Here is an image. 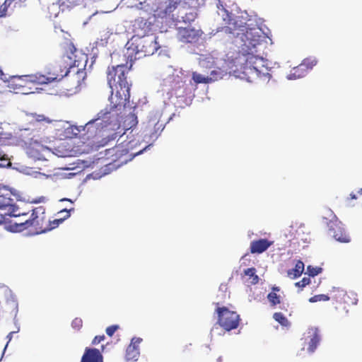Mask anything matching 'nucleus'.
<instances>
[{"label": "nucleus", "instance_id": "nucleus-1", "mask_svg": "<svg viewBox=\"0 0 362 362\" xmlns=\"http://www.w3.org/2000/svg\"><path fill=\"white\" fill-rule=\"evenodd\" d=\"M132 64L128 67L125 64H119L108 67L107 80L112 94L110 97V105L100 111V115H109L117 123L124 115L126 105L129 102L131 83L127 81V75Z\"/></svg>", "mask_w": 362, "mask_h": 362}, {"label": "nucleus", "instance_id": "nucleus-2", "mask_svg": "<svg viewBox=\"0 0 362 362\" xmlns=\"http://www.w3.org/2000/svg\"><path fill=\"white\" fill-rule=\"evenodd\" d=\"M58 66L60 73L54 74V76H46L42 74H30L23 76H12L8 81V88L10 91L16 93H28V86L33 84H47L56 81L62 80L70 72V69L74 66V62L69 56H64L59 62Z\"/></svg>", "mask_w": 362, "mask_h": 362}, {"label": "nucleus", "instance_id": "nucleus-3", "mask_svg": "<svg viewBox=\"0 0 362 362\" xmlns=\"http://www.w3.org/2000/svg\"><path fill=\"white\" fill-rule=\"evenodd\" d=\"M47 218L45 209L38 206L32 210L29 218L22 222H11L10 230L13 232H21L30 229L36 234L46 233Z\"/></svg>", "mask_w": 362, "mask_h": 362}, {"label": "nucleus", "instance_id": "nucleus-4", "mask_svg": "<svg viewBox=\"0 0 362 362\" xmlns=\"http://www.w3.org/2000/svg\"><path fill=\"white\" fill-rule=\"evenodd\" d=\"M137 142L135 141H124L107 150L106 156L110 162L107 165L112 164L114 167H119L131 160L134 156L141 154L146 148L134 151V146Z\"/></svg>", "mask_w": 362, "mask_h": 362}, {"label": "nucleus", "instance_id": "nucleus-5", "mask_svg": "<svg viewBox=\"0 0 362 362\" xmlns=\"http://www.w3.org/2000/svg\"><path fill=\"white\" fill-rule=\"evenodd\" d=\"M264 64L265 61L262 57L248 53L243 71L245 75H252L248 76V81H251L252 79L255 78L262 80H270L272 75Z\"/></svg>", "mask_w": 362, "mask_h": 362}, {"label": "nucleus", "instance_id": "nucleus-6", "mask_svg": "<svg viewBox=\"0 0 362 362\" xmlns=\"http://www.w3.org/2000/svg\"><path fill=\"white\" fill-rule=\"evenodd\" d=\"M100 116L101 115H100L99 112L95 118L88 121L85 125L69 126L67 128L64 129V136L66 138L69 139L77 137L81 132H84L86 131V129H87V132H88L90 131V128L92 127L93 125H95L97 129H103L112 124H113L114 126L119 124V123H117L109 115H103V117Z\"/></svg>", "mask_w": 362, "mask_h": 362}, {"label": "nucleus", "instance_id": "nucleus-7", "mask_svg": "<svg viewBox=\"0 0 362 362\" xmlns=\"http://www.w3.org/2000/svg\"><path fill=\"white\" fill-rule=\"evenodd\" d=\"M217 315V324L225 331L230 332L238 327L240 322V315L228 308L221 305L220 302L214 303Z\"/></svg>", "mask_w": 362, "mask_h": 362}, {"label": "nucleus", "instance_id": "nucleus-8", "mask_svg": "<svg viewBox=\"0 0 362 362\" xmlns=\"http://www.w3.org/2000/svg\"><path fill=\"white\" fill-rule=\"evenodd\" d=\"M161 115L158 112H153L149 115L147 120L144 122L142 127V134L144 138L148 139V141H156L165 128V124L160 120Z\"/></svg>", "mask_w": 362, "mask_h": 362}, {"label": "nucleus", "instance_id": "nucleus-9", "mask_svg": "<svg viewBox=\"0 0 362 362\" xmlns=\"http://www.w3.org/2000/svg\"><path fill=\"white\" fill-rule=\"evenodd\" d=\"M182 0H167L161 2L154 10V16L157 18L165 19V21H174L173 12Z\"/></svg>", "mask_w": 362, "mask_h": 362}, {"label": "nucleus", "instance_id": "nucleus-10", "mask_svg": "<svg viewBox=\"0 0 362 362\" xmlns=\"http://www.w3.org/2000/svg\"><path fill=\"white\" fill-rule=\"evenodd\" d=\"M160 47L157 37L152 35L140 37L136 46L137 53H141L144 56L153 55Z\"/></svg>", "mask_w": 362, "mask_h": 362}, {"label": "nucleus", "instance_id": "nucleus-11", "mask_svg": "<svg viewBox=\"0 0 362 362\" xmlns=\"http://www.w3.org/2000/svg\"><path fill=\"white\" fill-rule=\"evenodd\" d=\"M170 94L171 96L175 95L176 98L184 97L190 93L189 84L179 76H173L170 81Z\"/></svg>", "mask_w": 362, "mask_h": 362}, {"label": "nucleus", "instance_id": "nucleus-12", "mask_svg": "<svg viewBox=\"0 0 362 362\" xmlns=\"http://www.w3.org/2000/svg\"><path fill=\"white\" fill-rule=\"evenodd\" d=\"M47 150V147L42 144L40 141L33 140V139H31L26 146V153L29 156L35 159H41L44 156V152Z\"/></svg>", "mask_w": 362, "mask_h": 362}, {"label": "nucleus", "instance_id": "nucleus-13", "mask_svg": "<svg viewBox=\"0 0 362 362\" xmlns=\"http://www.w3.org/2000/svg\"><path fill=\"white\" fill-rule=\"evenodd\" d=\"M27 0H5L0 8V16L10 15L15 11L26 6Z\"/></svg>", "mask_w": 362, "mask_h": 362}, {"label": "nucleus", "instance_id": "nucleus-14", "mask_svg": "<svg viewBox=\"0 0 362 362\" xmlns=\"http://www.w3.org/2000/svg\"><path fill=\"white\" fill-rule=\"evenodd\" d=\"M329 230L332 232L333 237L339 242L349 243L351 239L344 229L337 222L331 223Z\"/></svg>", "mask_w": 362, "mask_h": 362}, {"label": "nucleus", "instance_id": "nucleus-15", "mask_svg": "<svg viewBox=\"0 0 362 362\" xmlns=\"http://www.w3.org/2000/svg\"><path fill=\"white\" fill-rule=\"evenodd\" d=\"M81 362H103V356L98 349L86 347Z\"/></svg>", "mask_w": 362, "mask_h": 362}, {"label": "nucleus", "instance_id": "nucleus-16", "mask_svg": "<svg viewBox=\"0 0 362 362\" xmlns=\"http://www.w3.org/2000/svg\"><path fill=\"white\" fill-rule=\"evenodd\" d=\"M272 245V242L269 241L267 239L253 240L250 243V252L252 254H260L266 251Z\"/></svg>", "mask_w": 362, "mask_h": 362}, {"label": "nucleus", "instance_id": "nucleus-17", "mask_svg": "<svg viewBox=\"0 0 362 362\" xmlns=\"http://www.w3.org/2000/svg\"><path fill=\"white\" fill-rule=\"evenodd\" d=\"M226 6L227 5L224 2V0H218V3L217 4V12L218 16L222 18L223 24L227 28L228 25L230 24V21H232L233 16L226 9Z\"/></svg>", "mask_w": 362, "mask_h": 362}, {"label": "nucleus", "instance_id": "nucleus-18", "mask_svg": "<svg viewBox=\"0 0 362 362\" xmlns=\"http://www.w3.org/2000/svg\"><path fill=\"white\" fill-rule=\"evenodd\" d=\"M246 29L247 23L241 16H233L232 21H230V24L226 28L230 33H233L238 30L244 32Z\"/></svg>", "mask_w": 362, "mask_h": 362}, {"label": "nucleus", "instance_id": "nucleus-19", "mask_svg": "<svg viewBox=\"0 0 362 362\" xmlns=\"http://www.w3.org/2000/svg\"><path fill=\"white\" fill-rule=\"evenodd\" d=\"M74 209L71 208L69 209H62L61 210L59 214H65V216H64L62 218L54 219L53 221L47 220V227L46 232L49 231L59 226V224H61L65 219H67L71 216V211H74Z\"/></svg>", "mask_w": 362, "mask_h": 362}, {"label": "nucleus", "instance_id": "nucleus-20", "mask_svg": "<svg viewBox=\"0 0 362 362\" xmlns=\"http://www.w3.org/2000/svg\"><path fill=\"white\" fill-rule=\"evenodd\" d=\"M310 339L309 346L308 348L309 352H314L320 341V336L317 328H311L308 331Z\"/></svg>", "mask_w": 362, "mask_h": 362}, {"label": "nucleus", "instance_id": "nucleus-21", "mask_svg": "<svg viewBox=\"0 0 362 362\" xmlns=\"http://www.w3.org/2000/svg\"><path fill=\"white\" fill-rule=\"evenodd\" d=\"M304 271V263L301 260H298L293 269H289L287 272V275L291 279H296L299 277Z\"/></svg>", "mask_w": 362, "mask_h": 362}, {"label": "nucleus", "instance_id": "nucleus-22", "mask_svg": "<svg viewBox=\"0 0 362 362\" xmlns=\"http://www.w3.org/2000/svg\"><path fill=\"white\" fill-rule=\"evenodd\" d=\"M139 356V348L134 346H128L126 350L127 361H137Z\"/></svg>", "mask_w": 362, "mask_h": 362}, {"label": "nucleus", "instance_id": "nucleus-23", "mask_svg": "<svg viewBox=\"0 0 362 362\" xmlns=\"http://www.w3.org/2000/svg\"><path fill=\"white\" fill-rule=\"evenodd\" d=\"M346 291L344 289L334 287L332 290V298L338 303H344V300L346 298Z\"/></svg>", "mask_w": 362, "mask_h": 362}, {"label": "nucleus", "instance_id": "nucleus-24", "mask_svg": "<svg viewBox=\"0 0 362 362\" xmlns=\"http://www.w3.org/2000/svg\"><path fill=\"white\" fill-rule=\"evenodd\" d=\"M86 0H58V4L60 6L72 8L76 6L82 4Z\"/></svg>", "mask_w": 362, "mask_h": 362}, {"label": "nucleus", "instance_id": "nucleus-25", "mask_svg": "<svg viewBox=\"0 0 362 362\" xmlns=\"http://www.w3.org/2000/svg\"><path fill=\"white\" fill-rule=\"evenodd\" d=\"M317 63L316 59L313 57H308L303 60L300 64V69H305V71L312 69Z\"/></svg>", "mask_w": 362, "mask_h": 362}, {"label": "nucleus", "instance_id": "nucleus-26", "mask_svg": "<svg viewBox=\"0 0 362 362\" xmlns=\"http://www.w3.org/2000/svg\"><path fill=\"white\" fill-rule=\"evenodd\" d=\"M244 274L249 277L252 284H256L259 281V277L256 274V269L254 267L248 268L244 271Z\"/></svg>", "mask_w": 362, "mask_h": 362}, {"label": "nucleus", "instance_id": "nucleus-27", "mask_svg": "<svg viewBox=\"0 0 362 362\" xmlns=\"http://www.w3.org/2000/svg\"><path fill=\"white\" fill-rule=\"evenodd\" d=\"M307 72L305 69H300V64L296 67H294L292 70V72L290 74L288 78L289 79H296L305 76Z\"/></svg>", "mask_w": 362, "mask_h": 362}, {"label": "nucleus", "instance_id": "nucleus-28", "mask_svg": "<svg viewBox=\"0 0 362 362\" xmlns=\"http://www.w3.org/2000/svg\"><path fill=\"white\" fill-rule=\"evenodd\" d=\"M192 79L195 83H209L211 81V78L209 76H204L197 72L192 73Z\"/></svg>", "mask_w": 362, "mask_h": 362}, {"label": "nucleus", "instance_id": "nucleus-29", "mask_svg": "<svg viewBox=\"0 0 362 362\" xmlns=\"http://www.w3.org/2000/svg\"><path fill=\"white\" fill-rule=\"evenodd\" d=\"M273 318L284 327L290 326L289 321L281 313H274Z\"/></svg>", "mask_w": 362, "mask_h": 362}, {"label": "nucleus", "instance_id": "nucleus-30", "mask_svg": "<svg viewBox=\"0 0 362 362\" xmlns=\"http://www.w3.org/2000/svg\"><path fill=\"white\" fill-rule=\"evenodd\" d=\"M358 302L357 295L354 292L350 291L346 293V298L344 300V304L356 305Z\"/></svg>", "mask_w": 362, "mask_h": 362}, {"label": "nucleus", "instance_id": "nucleus-31", "mask_svg": "<svg viewBox=\"0 0 362 362\" xmlns=\"http://www.w3.org/2000/svg\"><path fill=\"white\" fill-rule=\"evenodd\" d=\"M267 299L272 306H276L281 303V296L275 292H270L267 295Z\"/></svg>", "mask_w": 362, "mask_h": 362}, {"label": "nucleus", "instance_id": "nucleus-32", "mask_svg": "<svg viewBox=\"0 0 362 362\" xmlns=\"http://www.w3.org/2000/svg\"><path fill=\"white\" fill-rule=\"evenodd\" d=\"M330 299V297L325 294L315 295L309 299L310 303H316L318 301H327Z\"/></svg>", "mask_w": 362, "mask_h": 362}, {"label": "nucleus", "instance_id": "nucleus-33", "mask_svg": "<svg viewBox=\"0 0 362 362\" xmlns=\"http://www.w3.org/2000/svg\"><path fill=\"white\" fill-rule=\"evenodd\" d=\"M307 270H308L309 276H317V274H320L322 271V269L321 267H314L309 265L307 267Z\"/></svg>", "mask_w": 362, "mask_h": 362}, {"label": "nucleus", "instance_id": "nucleus-34", "mask_svg": "<svg viewBox=\"0 0 362 362\" xmlns=\"http://www.w3.org/2000/svg\"><path fill=\"white\" fill-rule=\"evenodd\" d=\"M310 279L309 277H303L300 281L296 282L295 286L303 289L305 286L310 284Z\"/></svg>", "mask_w": 362, "mask_h": 362}, {"label": "nucleus", "instance_id": "nucleus-35", "mask_svg": "<svg viewBox=\"0 0 362 362\" xmlns=\"http://www.w3.org/2000/svg\"><path fill=\"white\" fill-rule=\"evenodd\" d=\"M11 163L7 156L0 152V167L8 166Z\"/></svg>", "mask_w": 362, "mask_h": 362}, {"label": "nucleus", "instance_id": "nucleus-36", "mask_svg": "<svg viewBox=\"0 0 362 362\" xmlns=\"http://www.w3.org/2000/svg\"><path fill=\"white\" fill-rule=\"evenodd\" d=\"M83 326V321L79 317H76L71 322V327L76 329L79 330Z\"/></svg>", "mask_w": 362, "mask_h": 362}, {"label": "nucleus", "instance_id": "nucleus-37", "mask_svg": "<svg viewBox=\"0 0 362 362\" xmlns=\"http://www.w3.org/2000/svg\"><path fill=\"white\" fill-rule=\"evenodd\" d=\"M28 214V213L20 211L18 209H13L12 211L11 212V216H13L14 218L21 217V216H26Z\"/></svg>", "mask_w": 362, "mask_h": 362}, {"label": "nucleus", "instance_id": "nucleus-38", "mask_svg": "<svg viewBox=\"0 0 362 362\" xmlns=\"http://www.w3.org/2000/svg\"><path fill=\"white\" fill-rule=\"evenodd\" d=\"M118 329L119 326L116 325L109 326L106 328V334L112 337Z\"/></svg>", "mask_w": 362, "mask_h": 362}, {"label": "nucleus", "instance_id": "nucleus-39", "mask_svg": "<svg viewBox=\"0 0 362 362\" xmlns=\"http://www.w3.org/2000/svg\"><path fill=\"white\" fill-rule=\"evenodd\" d=\"M127 118L129 119H130V124H129V128H132V127L135 126L137 124V117L134 114L130 113L127 116Z\"/></svg>", "mask_w": 362, "mask_h": 362}, {"label": "nucleus", "instance_id": "nucleus-40", "mask_svg": "<svg viewBox=\"0 0 362 362\" xmlns=\"http://www.w3.org/2000/svg\"><path fill=\"white\" fill-rule=\"evenodd\" d=\"M104 339H105V336L104 335L95 336L94 337V339H93V341H92V344H93V345L98 344L99 343H100Z\"/></svg>", "mask_w": 362, "mask_h": 362}, {"label": "nucleus", "instance_id": "nucleus-41", "mask_svg": "<svg viewBox=\"0 0 362 362\" xmlns=\"http://www.w3.org/2000/svg\"><path fill=\"white\" fill-rule=\"evenodd\" d=\"M141 341H142V339H141L139 337H134L132 339L131 343L129 346H134L139 347V345L141 342Z\"/></svg>", "mask_w": 362, "mask_h": 362}, {"label": "nucleus", "instance_id": "nucleus-42", "mask_svg": "<svg viewBox=\"0 0 362 362\" xmlns=\"http://www.w3.org/2000/svg\"><path fill=\"white\" fill-rule=\"evenodd\" d=\"M194 19V16L193 13H190L189 14H186L185 17H182V20L184 22L193 21Z\"/></svg>", "mask_w": 362, "mask_h": 362}, {"label": "nucleus", "instance_id": "nucleus-43", "mask_svg": "<svg viewBox=\"0 0 362 362\" xmlns=\"http://www.w3.org/2000/svg\"><path fill=\"white\" fill-rule=\"evenodd\" d=\"M18 332V331H16V332ZM14 333H16V332H14V331H13V332H9V333H8V334L7 335L6 338L8 339V342H7V344H6V346H5L4 349V351L6 350V347H7V346H8V343H9V342H10V341L11 340V339H12V337H13V334Z\"/></svg>", "mask_w": 362, "mask_h": 362}, {"label": "nucleus", "instance_id": "nucleus-44", "mask_svg": "<svg viewBox=\"0 0 362 362\" xmlns=\"http://www.w3.org/2000/svg\"><path fill=\"white\" fill-rule=\"evenodd\" d=\"M74 78H76V83L74 84V88H77L79 86V80L78 78L77 74L73 76Z\"/></svg>", "mask_w": 362, "mask_h": 362}, {"label": "nucleus", "instance_id": "nucleus-45", "mask_svg": "<svg viewBox=\"0 0 362 362\" xmlns=\"http://www.w3.org/2000/svg\"><path fill=\"white\" fill-rule=\"evenodd\" d=\"M37 121H46L48 123L50 122V120L49 119H46L44 116H39Z\"/></svg>", "mask_w": 362, "mask_h": 362}, {"label": "nucleus", "instance_id": "nucleus-46", "mask_svg": "<svg viewBox=\"0 0 362 362\" xmlns=\"http://www.w3.org/2000/svg\"><path fill=\"white\" fill-rule=\"evenodd\" d=\"M280 291V288L279 287H277V286H273L272 287V292H276V291Z\"/></svg>", "mask_w": 362, "mask_h": 362}, {"label": "nucleus", "instance_id": "nucleus-47", "mask_svg": "<svg viewBox=\"0 0 362 362\" xmlns=\"http://www.w3.org/2000/svg\"><path fill=\"white\" fill-rule=\"evenodd\" d=\"M25 221V219L18 220V221H14V220L10 221H9L8 228H10L11 222H22V221Z\"/></svg>", "mask_w": 362, "mask_h": 362}, {"label": "nucleus", "instance_id": "nucleus-48", "mask_svg": "<svg viewBox=\"0 0 362 362\" xmlns=\"http://www.w3.org/2000/svg\"><path fill=\"white\" fill-rule=\"evenodd\" d=\"M250 45L252 47H255V45H256L255 40H252L250 42Z\"/></svg>", "mask_w": 362, "mask_h": 362}, {"label": "nucleus", "instance_id": "nucleus-49", "mask_svg": "<svg viewBox=\"0 0 362 362\" xmlns=\"http://www.w3.org/2000/svg\"><path fill=\"white\" fill-rule=\"evenodd\" d=\"M64 201H67V202H70L71 203H73V202L69 199L64 198V199H60V202H64Z\"/></svg>", "mask_w": 362, "mask_h": 362}, {"label": "nucleus", "instance_id": "nucleus-50", "mask_svg": "<svg viewBox=\"0 0 362 362\" xmlns=\"http://www.w3.org/2000/svg\"><path fill=\"white\" fill-rule=\"evenodd\" d=\"M251 34V32L246 31L245 37L248 40L249 35H250Z\"/></svg>", "mask_w": 362, "mask_h": 362}, {"label": "nucleus", "instance_id": "nucleus-51", "mask_svg": "<svg viewBox=\"0 0 362 362\" xmlns=\"http://www.w3.org/2000/svg\"><path fill=\"white\" fill-rule=\"evenodd\" d=\"M351 196V198L353 199H356V196L354 194H350Z\"/></svg>", "mask_w": 362, "mask_h": 362}, {"label": "nucleus", "instance_id": "nucleus-52", "mask_svg": "<svg viewBox=\"0 0 362 362\" xmlns=\"http://www.w3.org/2000/svg\"><path fill=\"white\" fill-rule=\"evenodd\" d=\"M217 361H218V362H222V358H221V357H219V358L217 359Z\"/></svg>", "mask_w": 362, "mask_h": 362}, {"label": "nucleus", "instance_id": "nucleus-53", "mask_svg": "<svg viewBox=\"0 0 362 362\" xmlns=\"http://www.w3.org/2000/svg\"><path fill=\"white\" fill-rule=\"evenodd\" d=\"M358 193L362 194V189L360 191H358Z\"/></svg>", "mask_w": 362, "mask_h": 362}, {"label": "nucleus", "instance_id": "nucleus-54", "mask_svg": "<svg viewBox=\"0 0 362 362\" xmlns=\"http://www.w3.org/2000/svg\"><path fill=\"white\" fill-rule=\"evenodd\" d=\"M3 222L1 221H0V227L1 226Z\"/></svg>", "mask_w": 362, "mask_h": 362}]
</instances>
